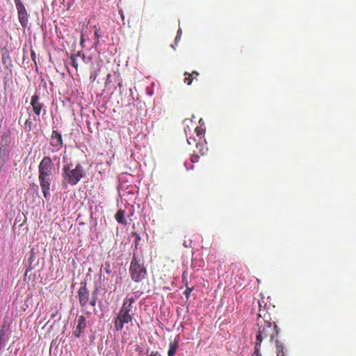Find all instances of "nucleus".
Here are the masks:
<instances>
[{
  "mask_svg": "<svg viewBox=\"0 0 356 356\" xmlns=\"http://www.w3.org/2000/svg\"><path fill=\"white\" fill-rule=\"evenodd\" d=\"M43 113H47V111H46V110H43Z\"/></svg>",
  "mask_w": 356,
  "mask_h": 356,
  "instance_id": "51",
  "label": "nucleus"
},
{
  "mask_svg": "<svg viewBox=\"0 0 356 356\" xmlns=\"http://www.w3.org/2000/svg\"><path fill=\"white\" fill-rule=\"evenodd\" d=\"M12 136L10 131H6L1 136L0 140V165L3 167L10 158L12 150Z\"/></svg>",
  "mask_w": 356,
  "mask_h": 356,
  "instance_id": "4",
  "label": "nucleus"
},
{
  "mask_svg": "<svg viewBox=\"0 0 356 356\" xmlns=\"http://www.w3.org/2000/svg\"><path fill=\"white\" fill-rule=\"evenodd\" d=\"M260 353H261L259 352V350H258V349H257L256 347L254 346V355L255 356H259Z\"/></svg>",
  "mask_w": 356,
  "mask_h": 356,
  "instance_id": "37",
  "label": "nucleus"
},
{
  "mask_svg": "<svg viewBox=\"0 0 356 356\" xmlns=\"http://www.w3.org/2000/svg\"><path fill=\"white\" fill-rule=\"evenodd\" d=\"M10 329V325L4 322L2 327L0 329V337L4 343L5 346L8 341V337H7V332Z\"/></svg>",
  "mask_w": 356,
  "mask_h": 356,
  "instance_id": "14",
  "label": "nucleus"
},
{
  "mask_svg": "<svg viewBox=\"0 0 356 356\" xmlns=\"http://www.w3.org/2000/svg\"><path fill=\"white\" fill-rule=\"evenodd\" d=\"M179 348V343L178 341H171L169 343V348L168 350V356H174L175 353H176L177 350Z\"/></svg>",
  "mask_w": 356,
  "mask_h": 356,
  "instance_id": "17",
  "label": "nucleus"
},
{
  "mask_svg": "<svg viewBox=\"0 0 356 356\" xmlns=\"http://www.w3.org/2000/svg\"><path fill=\"white\" fill-rule=\"evenodd\" d=\"M261 342H262V338H261V335L260 334V330H259V332L256 336V342H255V347L257 349L259 350V351H260Z\"/></svg>",
  "mask_w": 356,
  "mask_h": 356,
  "instance_id": "19",
  "label": "nucleus"
},
{
  "mask_svg": "<svg viewBox=\"0 0 356 356\" xmlns=\"http://www.w3.org/2000/svg\"><path fill=\"white\" fill-rule=\"evenodd\" d=\"M195 138H191V136H190V138H188L187 139V142L188 144L193 143V142H195Z\"/></svg>",
  "mask_w": 356,
  "mask_h": 356,
  "instance_id": "35",
  "label": "nucleus"
},
{
  "mask_svg": "<svg viewBox=\"0 0 356 356\" xmlns=\"http://www.w3.org/2000/svg\"><path fill=\"white\" fill-rule=\"evenodd\" d=\"M185 75H188V76H186L184 79V81L186 82L188 84H191L193 81V78H191V74L188 72H185Z\"/></svg>",
  "mask_w": 356,
  "mask_h": 356,
  "instance_id": "27",
  "label": "nucleus"
},
{
  "mask_svg": "<svg viewBox=\"0 0 356 356\" xmlns=\"http://www.w3.org/2000/svg\"><path fill=\"white\" fill-rule=\"evenodd\" d=\"M119 13H120L121 17L122 18V19H124V13L122 11V10H119Z\"/></svg>",
  "mask_w": 356,
  "mask_h": 356,
  "instance_id": "39",
  "label": "nucleus"
},
{
  "mask_svg": "<svg viewBox=\"0 0 356 356\" xmlns=\"http://www.w3.org/2000/svg\"><path fill=\"white\" fill-rule=\"evenodd\" d=\"M73 164H67L63 167V175L65 181L70 185H76L80 181L81 178L84 177V168L81 164H77L74 168H72Z\"/></svg>",
  "mask_w": 356,
  "mask_h": 356,
  "instance_id": "3",
  "label": "nucleus"
},
{
  "mask_svg": "<svg viewBox=\"0 0 356 356\" xmlns=\"http://www.w3.org/2000/svg\"><path fill=\"white\" fill-rule=\"evenodd\" d=\"M195 131L197 132L198 136H202V135H204L205 133V130L202 128H195Z\"/></svg>",
  "mask_w": 356,
  "mask_h": 356,
  "instance_id": "29",
  "label": "nucleus"
},
{
  "mask_svg": "<svg viewBox=\"0 0 356 356\" xmlns=\"http://www.w3.org/2000/svg\"><path fill=\"white\" fill-rule=\"evenodd\" d=\"M134 235L136 237V240L134 241V248H138V245H140V241H141V236L140 234L136 233V232L134 233Z\"/></svg>",
  "mask_w": 356,
  "mask_h": 356,
  "instance_id": "22",
  "label": "nucleus"
},
{
  "mask_svg": "<svg viewBox=\"0 0 356 356\" xmlns=\"http://www.w3.org/2000/svg\"><path fill=\"white\" fill-rule=\"evenodd\" d=\"M18 19L23 28H26L29 24V14L26 12V7L22 0L17 9Z\"/></svg>",
  "mask_w": 356,
  "mask_h": 356,
  "instance_id": "9",
  "label": "nucleus"
},
{
  "mask_svg": "<svg viewBox=\"0 0 356 356\" xmlns=\"http://www.w3.org/2000/svg\"><path fill=\"white\" fill-rule=\"evenodd\" d=\"M97 293H98V289H97V287H95V290L93 291V292L92 293V299L90 301V305L92 306H95V305H96V301L97 299Z\"/></svg>",
  "mask_w": 356,
  "mask_h": 356,
  "instance_id": "20",
  "label": "nucleus"
},
{
  "mask_svg": "<svg viewBox=\"0 0 356 356\" xmlns=\"http://www.w3.org/2000/svg\"><path fill=\"white\" fill-rule=\"evenodd\" d=\"M50 145L53 147L52 151H58L63 145V140L60 132L58 130H53Z\"/></svg>",
  "mask_w": 356,
  "mask_h": 356,
  "instance_id": "8",
  "label": "nucleus"
},
{
  "mask_svg": "<svg viewBox=\"0 0 356 356\" xmlns=\"http://www.w3.org/2000/svg\"><path fill=\"white\" fill-rule=\"evenodd\" d=\"M148 94L150 95H153V91H149Z\"/></svg>",
  "mask_w": 356,
  "mask_h": 356,
  "instance_id": "49",
  "label": "nucleus"
},
{
  "mask_svg": "<svg viewBox=\"0 0 356 356\" xmlns=\"http://www.w3.org/2000/svg\"><path fill=\"white\" fill-rule=\"evenodd\" d=\"M38 181L46 201L51 198V184L54 178L55 164L52 158L44 156L38 165Z\"/></svg>",
  "mask_w": 356,
  "mask_h": 356,
  "instance_id": "1",
  "label": "nucleus"
},
{
  "mask_svg": "<svg viewBox=\"0 0 356 356\" xmlns=\"http://www.w3.org/2000/svg\"><path fill=\"white\" fill-rule=\"evenodd\" d=\"M94 36H95V42H94L92 47L94 48H97V46L99 43V38H100V35L99 34L98 31H95Z\"/></svg>",
  "mask_w": 356,
  "mask_h": 356,
  "instance_id": "23",
  "label": "nucleus"
},
{
  "mask_svg": "<svg viewBox=\"0 0 356 356\" xmlns=\"http://www.w3.org/2000/svg\"><path fill=\"white\" fill-rule=\"evenodd\" d=\"M115 219L118 222L122 223V225H127V223L123 210L120 209L118 211L117 213H115Z\"/></svg>",
  "mask_w": 356,
  "mask_h": 356,
  "instance_id": "18",
  "label": "nucleus"
},
{
  "mask_svg": "<svg viewBox=\"0 0 356 356\" xmlns=\"http://www.w3.org/2000/svg\"><path fill=\"white\" fill-rule=\"evenodd\" d=\"M125 311L127 312L128 314H131V304H129V298H127L122 304Z\"/></svg>",
  "mask_w": 356,
  "mask_h": 356,
  "instance_id": "24",
  "label": "nucleus"
},
{
  "mask_svg": "<svg viewBox=\"0 0 356 356\" xmlns=\"http://www.w3.org/2000/svg\"><path fill=\"white\" fill-rule=\"evenodd\" d=\"M36 116L32 115L31 113H29V116L28 118H26V121L24 122V129L26 131H32L34 126V121L37 120Z\"/></svg>",
  "mask_w": 356,
  "mask_h": 356,
  "instance_id": "13",
  "label": "nucleus"
},
{
  "mask_svg": "<svg viewBox=\"0 0 356 356\" xmlns=\"http://www.w3.org/2000/svg\"><path fill=\"white\" fill-rule=\"evenodd\" d=\"M31 104L32 105L33 111L35 114L39 116L42 113V110L44 107V104L41 103L40 101V96L38 94H35L32 95L31 99Z\"/></svg>",
  "mask_w": 356,
  "mask_h": 356,
  "instance_id": "11",
  "label": "nucleus"
},
{
  "mask_svg": "<svg viewBox=\"0 0 356 356\" xmlns=\"http://www.w3.org/2000/svg\"><path fill=\"white\" fill-rule=\"evenodd\" d=\"M179 40H180V38H177V33L176 38H175V42H178Z\"/></svg>",
  "mask_w": 356,
  "mask_h": 356,
  "instance_id": "45",
  "label": "nucleus"
},
{
  "mask_svg": "<svg viewBox=\"0 0 356 356\" xmlns=\"http://www.w3.org/2000/svg\"><path fill=\"white\" fill-rule=\"evenodd\" d=\"M192 74H196V75H198V72H197V71H193Z\"/></svg>",
  "mask_w": 356,
  "mask_h": 356,
  "instance_id": "47",
  "label": "nucleus"
},
{
  "mask_svg": "<svg viewBox=\"0 0 356 356\" xmlns=\"http://www.w3.org/2000/svg\"><path fill=\"white\" fill-rule=\"evenodd\" d=\"M130 273L132 280L136 281V282L143 280L147 275L146 268L140 264V260L136 257V253H134L131 258Z\"/></svg>",
  "mask_w": 356,
  "mask_h": 356,
  "instance_id": "5",
  "label": "nucleus"
},
{
  "mask_svg": "<svg viewBox=\"0 0 356 356\" xmlns=\"http://www.w3.org/2000/svg\"><path fill=\"white\" fill-rule=\"evenodd\" d=\"M196 147L200 148V151H202V149H200V147H202L203 145H202V143H197L196 144Z\"/></svg>",
  "mask_w": 356,
  "mask_h": 356,
  "instance_id": "40",
  "label": "nucleus"
},
{
  "mask_svg": "<svg viewBox=\"0 0 356 356\" xmlns=\"http://www.w3.org/2000/svg\"><path fill=\"white\" fill-rule=\"evenodd\" d=\"M5 347V344L3 342L2 339H1V336H0V351L1 350L3 349V348Z\"/></svg>",
  "mask_w": 356,
  "mask_h": 356,
  "instance_id": "38",
  "label": "nucleus"
},
{
  "mask_svg": "<svg viewBox=\"0 0 356 356\" xmlns=\"http://www.w3.org/2000/svg\"><path fill=\"white\" fill-rule=\"evenodd\" d=\"M86 327V318L84 316H79L77 319V325L74 330V334L76 338L81 337V333L84 331Z\"/></svg>",
  "mask_w": 356,
  "mask_h": 356,
  "instance_id": "12",
  "label": "nucleus"
},
{
  "mask_svg": "<svg viewBox=\"0 0 356 356\" xmlns=\"http://www.w3.org/2000/svg\"><path fill=\"white\" fill-rule=\"evenodd\" d=\"M191 243L192 241H188V242H187V241H184V242L183 243V245L185 247H189L191 246Z\"/></svg>",
  "mask_w": 356,
  "mask_h": 356,
  "instance_id": "32",
  "label": "nucleus"
},
{
  "mask_svg": "<svg viewBox=\"0 0 356 356\" xmlns=\"http://www.w3.org/2000/svg\"><path fill=\"white\" fill-rule=\"evenodd\" d=\"M118 86H120V88H121V86H122V82H119Z\"/></svg>",
  "mask_w": 356,
  "mask_h": 356,
  "instance_id": "48",
  "label": "nucleus"
},
{
  "mask_svg": "<svg viewBox=\"0 0 356 356\" xmlns=\"http://www.w3.org/2000/svg\"><path fill=\"white\" fill-rule=\"evenodd\" d=\"M72 65L74 66L75 67H77V64L76 63V61L75 60H72Z\"/></svg>",
  "mask_w": 356,
  "mask_h": 356,
  "instance_id": "41",
  "label": "nucleus"
},
{
  "mask_svg": "<svg viewBox=\"0 0 356 356\" xmlns=\"http://www.w3.org/2000/svg\"><path fill=\"white\" fill-rule=\"evenodd\" d=\"M259 356H262L261 353L259 354Z\"/></svg>",
  "mask_w": 356,
  "mask_h": 356,
  "instance_id": "52",
  "label": "nucleus"
},
{
  "mask_svg": "<svg viewBox=\"0 0 356 356\" xmlns=\"http://www.w3.org/2000/svg\"><path fill=\"white\" fill-rule=\"evenodd\" d=\"M14 1H15V6H16V9L17 10L18 7H19V6L21 3L22 0H14Z\"/></svg>",
  "mask_w": 356,
  "mask_h": 356,
  "instance_id": "34",
  "label": "nucleus"
},
{
  "mask_svg": "<svg viewBox=\"0 0 356 356\" xmlns=\"http://www.w3.org/2000/svg\"><path fill=\"white\" fill-rule=\"evenodd\" d=\"M260 334L261 335L262 340L266 337H270V340H275L276 337L279 334V328L277 325L272 326L271 322H265V325L263 327H259Z\"/></svg>",
  "mask_w": 356,
  "mask_h": 356,
  "instance_id": "7",
  "label": "nucleus"
},
{
  "mask_svg": "<svg viewBox=\"0 0 356 356\" xmlns=\"http://www.w3.org/2000/svg\"><path fill=\"white\" fill-rule=\"evenodd\" d=\"M276 346V355L277 356H284V345L280 340H275Z\"/></svg>",
  "mask_w": 356,
  "mask_h": 356,
  "instance_id": "15",
  "label": "nucleus"
},
{
  "mask_svg": "<svg viewBox=\"0 0 356 356\" xmlns=\"http://www.w3.org/2000/svg\"><path fill=\"white\" fill-rule=\"evenodd\" d=\"M199 158L200 157L198 155H193L191 158V160L194 163V162L198 161Z\"/></svg>",
  "mask_w": 356,
  "mask_h": 356,
  "instance_id": "31",
  "label": "nucleus"
},
{
  "mask_svg": "<svg viewBox=\"0 0 356 356\" xmlns=\"http://www.w3.org/2000/svg\"><path fill=\"white\" fill-rule=\"evenodd\" d=\"M83 43H84V40L82 37L81 40V44H83Z\"/></svg>",
  "mask_w": 356,
  "mask_h": 356,
  "instance_id": "46",
  "label": "nucleus"
},
{
  "mask_svg": "<svg viewBox=\"0 0 356 356\" xmlns=\"http://www.w3.org/2000/svg\"><path fill=\"white\" fill-rule=\"evenodd\" d=\"M193 287H188V286H186V290L184 292L186 299H189L191 292L193 291Z\"/></svg>",
  "mask_w": 356,
  "mask_h": 356,
  "instance_id": "25",
  "label": "nucleus"
},
{
  "mask_svg": "<svg viewBox=\"0 0 356 356\" xmlns=\"http://www.w3.org/2000/svg\"><path fill=\"white\" fill-rule=\"evenodd\" d=\"M136 350L138 352L139 355H142V353H143L142 349L136 348Z\"/></svg>",
  "mask_w": 356,
  "mask_h": 356,
  "instance_id": "43",
  "label": "nucleus"
},
{
  "mask_svg": "<svg viewBox=\"0 0 356 356\" xmlns=\"http://www.w3.org/2000/svg\"><path fill=\"white\" fill-rule=\"evenodd\" d=\"M133 316L129 314L123 305L120 308L117 316L114 318V327L117 331H122L126 323L131 322Z\"/></svg>",
  "mask_w": 356,
  "mask_h": 356,
  "instance_id": "6",
  "label": "nucleus"
},
{
  "mask_svg": "<svg viewBox=\"0 0 356 356\" xmlns=\"http://www.w3.org/2000/svg\"><path fill=\"white\" fill-rule=\"evenodd\" d=\"M78 298L81 306H86L90 298V292L86 287V282H83L78 290Z\"/></svg>",
  "mask_w": 356,
  "mask_h": 356,
  "instance_id": "10",
  "label": "nucleus"
},
{
  "mask_svg": "<svg viewBox=\"0 0 356 356\" xmlns=\"http://www.w3.org/2000/svg\"><path fill=\"white\" fill-rule=\"evenodd\" d=\"M147 356H161L160 353L159 352H151L150 354Z\"/></svg>",
  "mask_w": 356,
  "mask_h": 356,
  "instance_id": "33",
  "label": "nucleus"
},
{
  "mask_svg": "<svg viewBox=\"0 0 356 356\" xmlns=\"http://www.w3.org/2000/svg\"><path fill=\"white\" fill-rule=\"evenodd\" d=\"M103 268L106 273H108V274L111 273V264H109V262H105L104 265L103 266Z\"/></svg>",
  "mask_w": 356,
  "mask_h": 356,
  "instance_id": "26",
  "label": "nucleus"
},
{
  "mask_svg": "<svg viewBox=\"0 0 356 356\" xmlns=\"http://www.w3.org/2000/svg\"><path fill=\"white\" fill-rule=\"evenodd\" d=\"M184 165H185V166L187 168V169H189V168H188V167L187 166V163H186V161L184 163Z\"/></svg>",
  "mask_w": 356,
  "mask_h": 356,
  "instance_id": "50",
  "label": "nucleus"
},
{
  "mask_svg": "<svg viewBox=\"0 0 356 356\" xmlns=\"http://www.w3.org/2000/svg\"><path fill=\"white\" fill-rule=\"evenodd\" d=\"M129 178H133L130 174H121L119 176V184L118 191L120 197L126 202H133L135 200L136 193L138 192L136 185L129 183Z\"/></svg>",
  "mask_w": 356,
  "mask_h": 356,
  "instance_id": "2",
  "label": "nucleus"
},
{
  "mask_svg": "<svg viewBox=\"0 0 356 356\" xmlns=\"http://www.w3.org/2000/svg\"><path fill=\"white\" fill-rule=\"evenodd\" d=\"M204 264V261L202 259L192 258L191 267L193 268V270H199Z\"/></svg>",
  "mask_w": 356,
  "mask_h": 356,
  "instance_id": "16",
  "label": "nucleus"
},
{
  "mask_svg": "<svg viewBox=\"0 0 356 356\" xmlns=\"http://www.w3.org/2000/svg\"><path fill=\"white\" fill-rule=\"evenodd\" d=\"M135 302V298H129V304H130V309L131 311L133 308V304Z\"/></svg>",
  "mask_w": 356,
  "mask_h": 356,
  "instance_id": "30",
  "label": "nucleus"
},
{
  "mask_svg": "<svg viewBox=\"0 0 356 356\" xmlns=\"http://www.w3.org/2000/svg\"><path fill=\"white\" fill-rule=\"evenodd\" d=\"M31 189L35 193V195L39 197L40 196V191H39V186L36 183H31L30 184Z\"/></svg>",
  "mask_w": 356,
  "mask_h": 356,
  "instance_id": "21",
  "label": "nucleus"
},
{
  "mask_svg": "<svg viewBox=\"0 0 356 356\" xmlns=\"http://www.w3.org/2000/svg\"><path fill=\"white\" fill-rule=\"evenodd\" d=\"M31 57H32L33 59H35V53H34V51H32Z\"/></svg>",
  "mask_w": 356,
  "mask_h": 356,
  "instance_id": "42",
  "label": "nucleus"
},
{
  "mask_svg": "<svg viewBox=\"0 0 356 356\" xmlns=\"http://www.w3.org/2000/svg\"><path fill=\"white\" fill-rule=\"evenodd\" d=\"M199 123H200V125H203V124H204V121H203L202 118H200V120H199Z\"/></svg>",
  "mask_w": 356,
  "mask_h": 356,
  "instance_id": "44",
  "label": "nucleus"
},
{
  "mask_svg": "<svg viewBox=\"0 0 356 356\" xmlns=\"http://www.w3.org/2000/svg\"><path fill=\"white\" fill-rule=\"evenodd\" d=\"M177 33V38H179V39H180L181 37V34H182V31H181V28H179Z\"/></svg>",
  "mask_w": 356,
  "mask_h": 356,
  "instance_id": "36",
  "label": "nucleus"
},
{
  "mask_svg": "<svg viewBox=\"0 0 356 356\" xmlns=\"http://www.w3.org/2000/svg\"><path fill=\"white\" fill-rule=\"evenodd\" d=\"M2 56H3V64H6V60L9 57V53L8 52V51H3Z\"/></svg>",
  "mask_w": 356,
  "mask_h": 356,
  "instance_id": "28",
  "label": "nucleus"
}]
</instances>
